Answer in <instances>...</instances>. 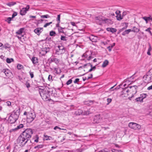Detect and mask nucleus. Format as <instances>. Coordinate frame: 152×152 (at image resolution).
I'll list each match as a JSON object with an SVG mask.
<instances>
[{
	"instance_id": "nucleus-1",
	"label": "nucleus",
	"mask_w": 152,
	"mask_h": 152,
	"mask_svg": "<svg viewBox=\"0 0 152 152\" xmlns=\"http://www.w3.org/2000/svg\"><path fill=\"white\" fill-rule=\"evenodd\" d=\"M17 142L19 145L21 147L24 146L26 144L30 142V144H27V146H30L31 145V141L28 140L25 138L20 135L17 140Z\"/></svg>"
},
{
	"instance_id": "nucleus-2",
	"label": "nucleus",
	"mask_w": 152,
	"mask_h": 152,
	"mask_svg": "<svg viewBox=\"0 0 152 152\" xmlns=\"http://www.w3.org/2000/svg\"><path fill=\"white\" fill-rule=\"evenodd\" d=\"M39 92L42 98L45 101H49L50 99V91L46 89L39 88Z\"/></svg>"
},
{
	"instance_id": "nucleus-3",
	"label": "nucleus",
	"mask_w": 152,
	"mask_h": 152,
	"mask_svg": "<svg viewBox=\"0 0 152 152\" xmlns=\"http://www.w3.org/2000/svg\"><path fill=\"white\" fill-rule=\"evenodd\" d=\"M33 133L32 129L30 128H28L23 131L20 135L27 140H30V139L31 138Z\"/></svg>"
},
{
	"instance_id": "nucleus-4",
	"label": "nucleus",
	"mask_w": 152,
	"mask_h": 152,
	"mask_svg": "<svg viewBox=\"0 0 152 152\" xmlns=\"http://www.w3.org/2000/svg\"><path fill=\"white\" fill-rule=\"evenodd\" d=\"M36 115L34 112H28L27 117V121L28 123L31 122L35 119Z\"/></svg>"
},
{
	"instance_id": "nucleus-5",
	"label": "nucleus",
	"mask_w": 152,
	"mask_h": 152,
	"mask_svg": "<svg viewBox=\"0 0 152 152\" xmlns=\"http://www.w3.org/2000/svg\"><path fill=\"white\" fill-rule=\"evenodd\" d=\"M94 19L96 23L99 25H101L102 23L106 22L108 20L102 16H96L95 17Z\"/></svg>"
},
{
	"instance_id": "nucleus-6",
	"label": "nucleus",
	"mask_w": 152,
	"mask_h": 152,
	"mask_svg": "<svg viewBox=\"0 0 152 152\" xmlns=\"http://www.w3.org/2000/svg\"><path fill=\"white\" fill-rule=\"evenodd\" d=\"M129 126L131 128L135 130H139L141 128V126L140 125L133 122L130 123Z\"/></svg>"
},
{
	"instance_id": "nucleus-7",
	"label": "nucleus",
	"mask_w": 152,
	"mask_h": 152,
	"mask_svg": "<svg viewBox=\"0 0 152 152\" xmlns=\"http://www.w3.org/2000/svg\"><path fill=\"white\" fill-rule=\"evenodd\" d=\"M65 52L64 47L62 45L58 46L57 48L56 49V53L58 55L64 53Z\"/></svg>"
},
{
	"instance_id": "nucleus-8",
	"label": "nucleus",
	"mask_w": 152,
	"mask_h": 152,
	"mask_svg": "<svg viewBox=\"0 0 152 152\" xmlns=\"http://www.w3.org/2000/svg\"><path fill=\"white\" fill-rule=\"evenodd\" d=\"M20 109H18L14 110L11 113L10 115L15 118V120H18L20 115Z\"/></svg>"
},
{
	"instance_id": "nucleus-9",
	"label": "nucleus",
	"mask_w": 152,
	"mask_h": 152,
	"mask_svg": "<svg viewBox=\"0 0 152 152\" xmlns=\"http://www.w3.org/2000/svg\"><path fill=\"white\" fill-rule=\"evenodd\" d=\"M150 72H148L147 74L146 75H145L143 78L144 79L145 81V82L146 83H149L152 81L151 79V75L150 74Z\"/></svg>"
},
{
	"instance_id": "nucleus-10",
	"label": "nucleus",
	"mask_w": 152,
	"mask_h": 152,
	"mask_svg": "<svg viewBox=\"0 0 152 152\" xmlns=\"http://www.w3.org/2000/svg\"><path fill=\"white\" fill-rule=\"evenodd\" d=\"M29 9V6L28 5H27L25 8L23 7L22 8L20 11V14L22 16L25 15Z\"/></svg>"
},
{
	"instance_id": "nucleus-11",
	"label": "nucleus",
	"mask_w": 152,
	"mask_h": 152,
	"mask_svg": "<svg viewBox=\"0 0 152 152\" xmlns=\"http://www.w3.org/2000/svg\"><path fill=\"white\" fill-rule=\"evenodd\" d=\"M65 28H63L61 27H59L58 28V31L59 33H63L66 36H68L69 34L68 33V32H69L71 31V30L69 29L66 28V31H64L63 29Z\"/></svg>"
},
{
	"instance_id": "nucleus-12",
	"label": "nucleus",
	"mask_w": 152,
	"mask_h": 152,
	"mask_svg": "<svg viewBox=\"0 0 152 152\" xmlns=\"http://www.w3.org/2000/svg\"><path fill=\"white\" fill-rule=\"evenodd\" d=\"M129 92H132L133 94H135L137 92V86H129Z\"/></svg>"
},
{
	"instance_id": "nucleus-13",
	"label": "nucleus",
	"mask_w": 152,
	"mask_h": 152,
	"mask_svg": "<svg viewBox=\"0 0 152 152\" xmlns=\"http://www.w3.org/2000/svg\"><path fill=\"white\" fill-rule=\"evenodd\" d=\"M87 38L89 39V40L92 42H96L97 41V37L93 35H91L89 37H87Z\"/></svg>"
},
{
	"instance_id": "nucleus-14",
	"label": "nucleus",
	"mask_w": 152,
	"mask_h": 152,
	"mask_svg": "<svg viewBox=\"0 0 152 152\" xmlns=\"http://www.w3.org/2000/svg\"><path fill=\"white\" fill-rule=\"evenodd\" d=\"M50 48L49 47L45 48L42 49V51L40 53H42L43 55L49 52Z\"/></svg>"
},
{
	"instance_id": "nucleus-15",
	"label": "nucleus",
	"mask_w": 152,
	"mask_h": 152,
	"mask_svg": "<svg viewBox=\"0 0 152 152\" xmlns=\"http://www.w3.org/2000/svg\"><path fill=\"white\" fill-rule=\"evenodd\" d=\"M94 121L95 123H98L100 121V116L99 115H96L94 118Z\"/></svg>"
},
{
	"instance_id": "nucleus-16",
	"label": "nucleus",
	"mask_w": 152,
	"mask_h": 152,
	"mask_svg": "<svg viewBox=\"0 0 152 152\" xmlns=\"http://www.w3.org/2000/svg\"><path fill=\"white\" fill-rule=\"evenodd\" d=\"M15 118H14L12 116L10 115L9 116L8 119L9 122L11 124L15 123V122L17 120H15Z\"/></svg>"
},
{
	"instance_id": "nucleus-17",
	"label": "nucleus",
	"mask_w": 152,
	"mask_h": 152,
	"mask_svg": "<svg viewBox=\"0 0 152 152\" xmlns=\"http://www.w3.org/2000/svg\"><path fill=\"white\" fill-rule=\"evenodd\" d=\"M129 86L125 87L124 88H123L122 93L123 94L128 95V93L129 92Z\"/></svg>"
},
{
	"instance_id": "nucleus-18",
	"label": "nucleus",
	"mask_w": 152,
	"mask_h": 152,
	"mask_svg": "<svg viewBox=\"0 0 152 152\" xmlns=\"http://www.w3.org/2000/svg\"><path fill=\"white\" fill-rule=\"evenodd\" d=\"M43 29V28H38L34 30V32L38 35H39L41 33L42 31L41 30Z\"/></svg>"
},
{
	"instance_id": "nucleus-19",
	"label": "nucleus",
	"mask_w": 152,
	"mask_h": 152,
	"mask_svg": "<svg viewBox=\"0 0 152 152\" xmlns=\"http://www.w3.org/2000/svg\"><path fill=\"white\" fill-rule=\"evenodd\" d=\"M87 67V68H88L89 67H91L93 71H94L96 69V66H93L92 65L91 63H88L84 65V67Z\"/></svg>"
},
{
	"instance_id": "nucleus-20",
	"label": "nucleus",
	"mask_w": 152,
	"mask_h": 152,
	"mask_svg": "<svg viewBox=\"0 0 152 152\" xmlns=\"http://www.w3.org/2000/svg\"><path fill=\"white\" fill-rule=\"evenodd\" d=\"M2 72L4 73L5 75L7 77L9 76L10 73V71L7 69H3Z\"/></svg>"
},
{
	"instance_id": "nucleus-21",
	"label": "nucleus",
	"mask_w": 152,
	"mask_h": 152,
	"mask_svg": "<svg viewBox=\"0 0 152 152\" xmlns=\"http://www.w3.org/2000/svg\"><path fill=\"white\" fill-rule=\"evenodd\" d=\"M107 31H110L112 33H114L116 32L117 29L113 28H107Z\"/></svg>"
},
{
	"instance_id": "nucleus-22",
	"label": "nucleus",
	"mask_w": 152,
	"mask_h": 152,
	"mask_svg": "<svg viewBox=\"0 0 152 152\" xmlns=\"http://www.w3.org/2000/svg\"><path fill=\"white\" fill-rule=\"evenodd\" d=\"M31 61L34 64L36 65L38 63V59L37 57H33L31 59Z\"/></svg>"
},
{
	"instance_id": "nucleus-23",
	"label": "nucleus",
	"mask_w": 152,
	"mask_h": 152,
	"mask_svg": "<svg viewBox=\"0 0 152 152\" xmlns=\"http://www.w3.org/2000/svg\"><path fill=\"white\" fill-rule=\"evenodd\" d=\"M44 146V145H38L34 147V149L36 151H38L40 149L43 148Z\"/></svg>"
},
{
	"instance_id": "nucleus-24",
	"label": "nucleus",
	"mask_w": 152,
	"mask_h": 152,
	"mask_svg": "<svg viewBox=\"0 0 152 152\" xmlns=\"http://www.w3.org/2000/svg\"><path fill=\"white\" fill-rule=\"evenodd\" d=\"M24 30V28H21L16 31V33L18 35H21L23 31Z\"/></svg>"
},
{
	"instance_id": "nucleus-25",
	"label": "nucleus",
	"mask_w": 152,
	"mask_h": 152,
	"mask_svg": "<svg viewBox=\"0 0 152 152\" xmlns=\"http://www.w3.org/2000/svg\"><path fill=\"white\" fill-rule=\"evenodd\" d=\"M131 31V29H129L125 30L124 31L122 34L123 36H125L126 34H128Z\"/></svg>"
},
{
	"instance_id": "nucleus-26",
	"label": "nucleus",
	"mask_w": 152,
	"mask_h": 152,
	"mask_svg": "<svg viewBox=\"0 0 152 152\" xmlns=\"http://www.w3.org/2000/svg\"><path fill=\"white\" fill-rule=\"evenodd\" d=\"M16 4V2H10L8 3H7L6 4L9 6L10 7H11L12 6H13L15 4Z\"/></svg>"
},
{
	"instance_id": "nucleus-27",
	"label": "nucleus",
	"mask_w": 152,
	"mask_h": 152,
	"mask_svg": "<svg viewBox=\"0 0 152 152\" xmlns=\"http://www.w3.org/2000/svg\"><path fill=\"white\" fill-rule=\"evenodd\" d=\"M109 63L108 61L107 60H105L103 62L102 65V67L103 68L105 67Z\"/></svg>"
},
{
	"instance_id": "nucleus-28",
	"label": "nucleus",
	"mask_w": 152,
	"mask_h": 152,
	"mask_svg": "<svg viewBox=\"0 0 152 152\" xmlns=\"http://www.w3.org/2000/svg\"><path fill=\"white\" fill-rule=\"evenodd\" d=\"M140 31V29L136 28L135 26H134L133 27V29L131 31L133 32H136L137 33Z\"/></svg>"
},
{
	"instance_id": "nucleus-29",
	"label": "nucleus",
	"mask_w": 152,
	"mask_h": 152,
	"mask_svg": "<svg viewBox=\"0 0 152 152\" xmlns=\"http://www.w3.org/2000/svg\"><path fill=\"white\" fill-rule=\"evenodd\" d=\"M83 112L82 110L81 109H78L77 111H76L75 113L77 115H82Z\"/></svg>"
},
{
	"instance_id": "nucleus-30",
	"label": "nucleus",
	"mask_w": 152,
	"mask_h": 152,
	"mask_svg": "<svg viewBox=\"0 0 152 152\" xmlns=\"http://www.w3.org/2000/svg\"><path fill=\"white\" fill-rule=\"evenodd\" d=\"M124 24H125V26L124 27H123V28L120 29V31H124V30H125L128 27V23H124Z\"/></svg>"
},
{
	"instance_id": "nucleus-31",
	"label": "nucleus",
	"mask_w": 152,
	"mask_h": 152,
	"mask_svg": "<svg viewBox=\"0 0 152 152\" xmlns=\"http://www.w3.org/2000/svg\"><path fill=\"white\" fill-rule=\"evenodd\" d=\"M40 18L42 19L48 18H50V16L49 15L47 14L41 15Z\"/></svg>"
},
{
	"instance_id": "nucleus-32",
	"label": "nucleus",
	"mask_w": 152,
	"mask_h": 152,
	"mask_svg": "<svg viewBox=\"0 0 152 152\" xmlns=\"http://www.w3.org/2000/svg\"><path fill=\"white\" fill-rule=\"evenodd\" d=\"M115 45V43H114L111 45L107 47V48L108 49L109 51L110 52L111 51L112 49Z\"/></svg>"
},
{
	"instance_id": "nucleus-33",
	"label": "nucleus",
	"mask_w": 152,
	"mask_h": 152,
	"mask_svg": "<svg viewBox=\"0 0 152 152\" xmlns=\"http://www.w3.org/2000/svg\"><path fill=\"white\" fill-rule=\"evenodd\" d=\"M142 18L143 20H145V21L146 22V23H148V21L149 20H150L149 17H142Z\"/></svg>"
},
{
	"instance_id": "nucleus-34",
	"label": "nucleus",
	"mask_w": 152,
	"mask_h": 152,
	"mask_svg": "<svg viewBox=\"0 0 152 152\" xmlns=\"http://www.w3.org/2000/svg\"><path fill=\"white\" fill-rule=\"evenodd\" d=\"M10 47V45L7 43L4 45L3 46V45L2 48H5V49H7V48H9Z\"/></svg>"
},
{
	"instance_id": "nucleus-35",
	"label": "nucleus",
	"mask_w": 152,
	"mask_h": 152,
	"mask_svg": "<svg viewBox=\"0 0 152 152\" xmlns=\"http://www.w3.org/2000/svg\"><path fill=\"white\" fill-rule=\"evenodd\" d=\"M14 61V59L12 58H7L6 59V61L8 63H10Z\"/></svg>"
},
{
	"instance_id": "nucleus-36",
	"label": "nucleus",
	"mask_w": 152,
	"mask_h": 152,
	"mask_svg": "<svg viewBox=\"0 0 152 152\" xmlns=\"http://www.w3.org/2000/svg\"><path fill=\"white\" fill-rule=\"evenodd\" d=\"M135 101L137 102H143V101L142 100V99L140 97V96L137 98L135 99Z\"/></svg>"
},
{
	"instance_id": "nucleus-37",
	"label": "nucleus",
	"mask_w": 152,
	"mask_h": 152,
	"mask_svg": "<svg viewBox=\"0 0 152 152\" xmlns=\"http://www.w3.org/2000/svg\"><path fill=\"white\" fill-rule=\"evenodd\" d=\"M52 61L53 62H55L56 64H58L60 61L59 59L56 58H54L53 59H52Z\"/></svg>"
},
{
	"instance_id": "nucleus-38",
	"label": "nucleus",
	"mask_w": 152,
	"mask_h": 152,
	"mask_svg": "<svg viewBox=\"0 0 152 152\" xmlns=\"http://www.w3.org/2000/svg\"><path fill=\"white\" fill-rule=\"evenodd\" d=\"M147 96V95L146 94H140V96L141 98V99H142V100L143 101V99L145 98L146 96Z\"/></svg>"
},
{
	"instance_id": "nucleus-39",
	"label": "nucleus",
	"mask_w": 152,
	"mask_h": 152,
	"mask_svg": "<svg viewBox=\"0 0 152 152\" xmlns=\"http://www.w3.org/2000/svg\"><path fill=\"white\" fill-rule=\"evenodd\" d=\"M45 138V140H50L52 139V137L48 136L47 135H44Z\"/></svg>"
},
{
	"instance_id": "nucleus-40",
	"label": "nucleus",
	"mask_w": 152,
	"mask_h": 152,
	"mask_svg": "<svg viewBox=\"0 0 152 152\" xmlns=\"http://www.w3.org/2000/svg\"><path fill=\"white\" fill-rule=\"evenodd\" d=\"M116 17L117 18V19L118 20L120 21L123 18V16L121 17V15H117Z\"/></svg>"
},
{
	"instance_id": "nucleus-41",
	"label": "nucleus",
	"mask_w": 152,
	"mask_h": 152,
	"mask_svg": "<svg viewBox=\"0 0 152 152\" xmlns=\"http://www.w3.org/2000/svg\"><path fill=\"white\" fill-rule=\"evenodd\" d=\"M56 34V33L55 32L53 31H51L50 32V35L52 36H55Z\"/></svg>"
},
{
	"instance_id": "nucleus-42",
	"label": "nucleus",
	"mask_w": 152,
	"mask_h": 152,
	"mask_svg": "<svg viewBox=\"0 0 152 152\" xmlns=\"http://www.w3.org/2000/svg\"><path fill=\"white\" fill-rule=\"evenodd\" d=\"M93 77V75L92 74L90 75V76L88 77L87 78L86 77L83 78V81H85L86 80H88L89 79L92 78Z\"/></svg>"
},
{
	"instance_id": "nucleus-43",
	"label": "nucleus",
	"mask_w": 152,
	"mask_h": 152,
	"mask_svg": "<svg viewBox=\"0 0 152 152\" xmlns=\"http://www.w3.org/2000/svg\"><path fill=\"white\" fill-rule=\"evenodd\" d=\"M17 68L19 70H20L23 68V66L20 64H18L17 66Z\"/></svg>"
},
{
	"instance_id": "nucleus-44",
	"label": "nucleus",
	"mask_w": 152,
	"mask_h": 152,
	"mask_svg": "<svg viewBox=\"0 0 152 152\" xmlns=\"http://www.w3.org/2000/svg\"><path fill=\"white\" fill-rule=\"evenodd\" d=\"M29 80H27L26 82L25 85L27 88H28L30 87V85L29 83Z\"/></svg>"
},
{
	"instance_id": "nucleus-45",
	"label": "nucleus",
	"mask_w": 152,
	"mask_h": 152,
	"mask_svg": "<svg viewBox=\"0 0 152 152\" xmlns=\"http://www.w3.org/2000/svg\"><path fill=\"white\" fill-rule=\"evenodd\" d=\"M87 103H86L87 105L88 106H90L93 104V101L90 100L87 102Z\"/></svg>"
},
{
	"instance_id": "nucleus-46",
	"label": "nucleus",
	"mask_w": 152,
	"mask_h": 152,
	"mask_svg": "<svg viewBox=\"0 0 152 152\" xmlns=\"http://www.w3.org/2000/svg\"><path fill=\"white\" fill-rule=\"evenodd\" d=\"M61 40L64 41H66L67 40L66 37L65 36L61 35Z\"/></svg>"
},
{
	"instance_id": "nucleus-47",
	"label": "nucleus",
	"mask_w": 152,
	"mask_h": 152,
	"mask_svg": "<svg viewBox=\"0 0 152 152\" xmlns=\"http://www.w3.org/2000/svg\"><path fill=\"white\" fill-rule=\"evenodd\" d=\"M52 23V22H50L49 23H46L44 26V27L46 28L48 26H49L50 24Z\"/></svg>"
},
{
	"instance_id": "nucleus-48",
	"label": "nucleus",
	"mask_w": 152,
	"mask_h": 152,
	"mask_svg": "<svg viewBox=\"0 0 152 152\" xmlns=\"http://www.w3.org/2000/svg\"><path fill=\"white\" fill-rule=\"evenodd\" d=\"M151 29V28H148L147 29H145V31L148 32L152 36V33H151L150 30Z\"/></svg>"
},
{
	"instance_id": "nucleus-49",
	"label": "nucleus",
	"mask_w": 152,
	"mask_h": 152,
	"mask_svg": "<svg viewBox=\"0 0 152 152\" xmlns=\"http://www.w3.org/2000/svg\"><path fill=\"white\" fill-rule=\"evenodd\" d=\"M12 19V18L8 17L5 20V21L7 22L8 23L10 24V21Z\"/></svg>"
},
{
	"instance_id": "nucleus-50",
	"label": "nucleus",
	"mask_w": 152,
	"mask_h": 152,
	"mask_svg": "<svg viewBox=\"0 0 152 152\" xmlns=\"http://www.w3.org/2000/svg\"><path fill=\"white\" fill-rule=\"evenodd\" d=\"M60 14L58 15H57V17L56 18V21L57 22H58V23L60 22Z\"/></svg>"
},
{
	"instance_id": "nucleus-51",
	"label": "nucleus",
	"mask_w": 152,
	"mask_h": 152,
	"mask_svg": "<svg viewBox=\"0 0 152 152\" xmlns=\"http://www.w3.org/2000/svg\"><path fill=\"white\" fill-rule=\"evenodd\" d=\"M29 73L31 76V78H33L34 77V72H31L30 71L29 72Z\"/></svg>"
},
{
	"instance_id": "nucleus-52",
	"label": "nucleus",
	"mask_w": 152,
	"mask_h": 152,
	"mask_svg": "<svg viewBox=\"0 0 152 152\" xmlns=\"http://www.w3.org/2000/svg\"><path fill=\"white\" fill-rule=\"evenodd\" d=\"M23 127V125L22 124H20L18 126H17V127L16 128H17V129H19L21 128H22Z\"/></svg>"
},
{
	"instance_id": "nucleus-53",
	"label": "nucleus",
	"mask_w": 152,
	"mask_h": 152,
	"mask_svg": "<svg viewBox=\"0 0 152 152\" xmlns=\"http://www.w3.org/2000/svg\"><path fill=\"white\" fill-rule=\"evenodd\" d=\"M72 82V80L70 79L69 80L66 82V84L67 85H69Z\"/></svg>"
},
{
	"instance_id": "nucleus-54",
	"label": "nucleus",
	"mask_w": 152,
	"mask_h": 152,
	"mask_svg": "<svg viewBox=\"0 0 152 152\" xmlns=\"http://www.w3.org/2000/svg\"><path fill=\"white\" fill-rule=\"evenodd\" d=\"M17 15V13L16 12H14L12 14V18H13L14 17H15V16Z\"/></svg>"
},
{
	"instance_id": "nucleus-55",
	"label": "nucleus",
	"mask_w": 152,
	"mask_h": 152,
	"mask_svg": "<svg viewBox=\"0 0 152 152\" xmlns=\"http://www.w3.org/2000/svg\"><path fill=\"white\" fill-rule=\"evenodd\" d=\"M112 152H122L121 150H118L115 149H113L111 150Z\"/></svg>"
},
{
	"instance_id": "nucleus-56",
	"label": "nucleus",
	"mask_w": 152,
	"mask_h": 152,
	"mask_svg": "<svg viewBox=\"0 0 152 152\" xmlns=\"http://www.w3.org/2000/svg\"><path fill=\"white\" fill-rule=\"evenodd\" d=\"M36 139L34 140V141L35 142H38L39 137H38V135H36Z\"/></svg>"
},
{
	"instance_id": "nucleus-57",
	"label": "nucleus",
	"mask_w": 152,
	"mask_h": 152,
	"mask_svg": "<svg viewBox=\"0 0 152 152\" xmlns=\"http://www.w3.org/2000/svg\"><path fill=\"white\" fill-rule=\"evenodd\" d=\"M107 104L108 105L112 101V99L110 98H107Z\"/></svg>"
},
{
	"instance_id": "nucleus-58",
	"label": "nucleus",
	"mask_w": 152,
	"mask_h": 152,
	"mask_svg": "<svg viewBox=\"0 0 152 152\" xmlns=\"http://www.w3.org/2000/svg\"><path fill=\"white\" fill-rule=\"evenodd\" d=\"M148 45H149V48L148 50V51H151L152 50V48L150 44V43H148Z\"/></svg>"
},
{
	"instance_id": "nucleus-59",
	"label": "nucleus",
	"mask_w": 152,
	"mask_h": 152,
	"mask_svg": "<svg viewBox=\"0 0 152 152\" xmlns=\"http://www.w3.org/2000/svg\"><path fill=\"white\" fill-rule=\"evenodd\" d=\"M52 75H50L48 76V79L50 81L52 80Z\"/></svg>"
},
{
	"instance_id": "nucleus-60",
	"label": "nucleus",
	"mask_w": 152,
	"mask_h": 152,
	"mask_svg": "<svg viewBox=\"0 0 152 152\" xmlns=\"http://www.w3.org/2000/svg\"><path fill=\"white\" fill-rule=\"evenodd\" d=\"M120 13V11L119 10H117L115 12V13L117 15H121Z\"/></svg>"
},
{
	"instance_id": "nucleus-61",
	"label": "nucleus",
	"mask_w": 152,
	"mask_h": 152,
	"mask_svg": "<svg viewBox=\"0 0 152 152\" xmlns=\"http://www.w3.org/2000/svg\"><path fill=\"white\" fill-rule=\"evenodd\" d=\"M79 78H76L75 79V80L74 81V83H77L79 81Z\"/></svg>"
},
{
	"instance_id": "nucleus-62",
	"label": "nucleus",
	"mask_w": 152,
	"mask_h": 152,
	"mask_svg": "<svg viewBox=\"0 0 152 152\" xmlns=\"http://www.w3.org/2000/svg\"><path fill=\"white\" fill-rule=\"evenodd\" d=\"M44 20V19H41L40 20H38V23H42L43 21Z\"/></svg>"
},
{
	"instance_id": "nucleus-63",
	"label": "nucleus",
	"mask_w": 152,
	"mask_h": 152,
	"mask_svg": "<svg viewBox=\"0 0 152 152\" xmlns=\"http://www.w3.org/2000/svg\"><path fill=\"white\" fill-rule=\"evenodd\" d=\"M17 130V128H15V129H12L10 130V132H11L13 131H15Z\"/></svg>"
},
{
	"instance_id": "nucleus-64",
	"label": "nucleus",
	"mask_w": 152,
	"mask_h": 152,
	"mask_svg": "<svg viewBox=\"0 0 152 152\" xmlns=\"http://www.w3.org/2000/svg\"><path fill=\"white\" fill-rule=\"evenodd\" d=\"M6 103L7 104V105L9 106H10L11 105V102L10 101H7L6 102Z\"/></svg>"
}]
</instances>
